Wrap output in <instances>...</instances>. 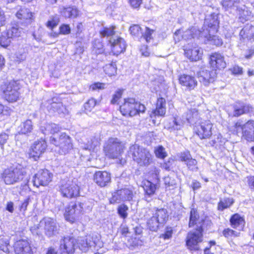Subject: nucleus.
Instances as JSON below:
<instances>
[{"label":"nucleus","instance_id":"f257e3e1","mask_svg":"<svg viewBox=\"0 0 254 254\" xmlns=\"http://www.w3.org/2000/svg\"><path fill=\"white\" fill-rule=\"evenodd\" d=\"M2 178L5 184L9 185L23 180L24 182H28L29 179L26 169L19 165L5 170L3 173Z\"/></svg>","mask_w":254,"mask_h":254},{"label":"nucleus","instance_id":"f03ea898","mask_svg":"<svg viewBox=\"0 0 254 254\" xmlns=\"http://www.w3.org/2000/svg\"><path fill=\"white\" fill-rule=\"evenodd\" d=\"M128 154L140 166H147L152 162V155L149 151L137 144L129 147Z\"/></svg>","mask_w":254,"mask_h":254},{"label":"nucleus","instance_id":"7ed1b4c3","mask_svg":"<svg viewBox=\"0 0 254 254\" xmlns=\"http://www.w3.org/2000/svg\"><path fill=\"white\" fill-rule=\"evenodd\" d=\"M50 142L57 147L56 150L62 155L68 153L73 146L71 138L65 133H62L58 137H51Z\"/></svg>","mask_w":254,"mask_h":254},{"label":"nucleus","instance_id":"20e7f679","mask_svg":"<svg viewBox=\"0 0 254 254\" xmlns=\"http://www.w3.org/2000/svg\"><path fill=\"white\" fill-rule=\"evenodd\" d=\"M124 144L117 138L110 137L104 147L107 156L110 158H118L123 152Z\"/></svg>","mask_w":254,"mask_h":254},{"label":"nucleus","instance_id":"39448f33","mask_svg":"<svg viewBox=\"0 0 254 254\" xmlns=\"http://www.w3.org/2000/svg\"><path fill=\"white\" fill-rule=\"evenodd\" d=\"M204 226L197 225V228L190 231L187 235L186 244L188 248L191 251L199 250V244L202 241V232Z\"/></svg>","mask_w":254,"mask_h":254},{"label":"nucleus","instance_id":"423d86ee","mask_svg":"<svg viewBox=\"0 0 254 254\" xmlns=\"http://www.w3.org/2000/svg\"><path fill=\"white\" fill-rule=\"evenodd\" d=\"M60 192L63 197H75L79 194V187L73 180L63 181L60 186Z\"/></svg>","mask_w":254,"mask_h":254},{"label":"nucleus","instance_id":"0eeeda50","mask_svg":"<svg viewBox=\"0 0 254 254\" xmlns=\"http://www.w3.org/2000/svg\"><path fill=\"white\" fill-rule=\"evenodd\" d=\"M20 86L16 81H11L5 84L3 88L4 98L9 102H14L17 100L19 97Z\"/></svg>","mask_w":254,"mask_h":254},{"label":"nucleus","instance_id":"6e6552de","mask_svg":"<svg viewBox=\"0 0 254 254\" xmlns=\"http://www.w3.org/2000/svg\"><path fill=\"white\" fill-rule=\"evenodd\" d=\"M252 111L253 107L251 105L240 101L231 105L227 110L229 116L232 117H238Z\"/></svg>","mask_w":254,"mask_h":254},{"label":"nucleus","instance_id":"1a4fd4ad","mask_svg":"<svg viewBox=\"0 0 254 254\" xmlns=\"http://www.w3.org/2000/svg\"><path fill=\"white\" fill-rule=\"evenodd\" d=\"M134 195L135 193L131 188H123L113 193L110 201L111 203L130 201L132 200Z\"/></svg>","mask_w":254,"mask_h":254},{"label":"nucleus","instance_id":"9d476101","mask_svg":"<svg viewBox=\"0 0 254 254\" xmlns=\"http://www.w3.org/2000/svg\"><path fill=\"white\" fill-rule=\"evenodd\" d=\"M41 227H43L45 235L51 237L58 233L59 227L56 221L50 217L44 218L40 222Z\"/></svg>","mask_w":254,"mask_h":254},{"label":"nucleus","instance_id":"9b49d317","mask_svg":"<svg viewBox=\"0 0 254 254\" xmlns=\"http://www.w3.org/2000/svg\"><path fill=\"white\" fill-rule=\"evenodd\" d=\"M75 244L76 240L73 237H64L60 242L59 254H73Z\"/></svg>","mask_w":254,"mask_h":254},{"label":"nucleus","instance_id":"f8f14e48","mask_svg":"<svg viewBox=\"0 0 254 254\" xmlns=\"http://www.w3.org/2000/svg\"><path fill=\"white\" fill-rule=\"evenodd\" d=\"M212 127L210 121H200L195 125L196 132L201 139L208 138L212 135Z\"/></svg>","mask_w":254,"mask_h":254},{"label":"nucleus","instance_id":"ddd939ff","mask_svg":"<svg viewBox=\"0 0 254 254\" xmlns=\"http://www.w3.org/2000/svg\"><path fill=\"white\" fill-rule=\"evenodd\" d=\"M52 174L48 170H40L33 177V185L37 187L47 186L52 181Z\"/></svg>","mask_w":254,"mask_h":254},{"label":"nucleus","instance_id":"4468645a","mask_svg":"<svg viewBox=\"0 0 254 254\" xmlns=\"http://www.w3.org/2000/svg\"><path fill=\"white\" fill-rule=\"evenodd\" d=\"M82 204L78 203L76 204L74 202H71L66 207L64 213V217L66 220L73 223L76 217L80 213L82 210Z\"/></svg>","mask_w":254,"mask_h":254},{"label":"nucleus","instance_id":"2eb2a0df","mask_svg":"<svg viewBox=\"0 0 254 254\" xmlns=\"http://www.w3.org/2000/svg\"><path fill=\"white\" fill-rule=\"evenodd\" d=\"M211 223V221L208 218H199L197 211L194 208L191 209L189 224V227H192L195 225L196 228H197V225H200V224H201L204 226L203 229H205V228L210 225Z\"/></svg>","mask_w":254,"mask_h":254},{"label":"nucleus","instance_id":"dca6fc26","mask_svg":"<svg viewBox=\"0 0 254 254\" xmlns=\"http://www.w3.org/2000/svg\"><path fill=\"white\" fill-rule=\"evenodd\" d=\"M47 147V143L45 140L35 141L32 145L29 152L30 157L33 158L36 160L45 151Z\"/></svg>","mask_w":254,"mask_h":254},{"label":"nucleus","instance_id":"f3484780","mask_svg":"<svg viewBox=\"0 0 254 254\" xmlns=\"http://www.w3.org/2000/svg\"><path fill=\"white\" fill-rule=\"evenodd\" d=\"M109 42L111 44L112 52L114 55L118 56L124 52L126 50V42L121 37H115L110 38Z\"/></svg>","mask_w":254,"mask_h":254},{"label":"nucleus","instance_id":"a211bd4d","mask_svg":"<svg viewBox=\"0 0 254 254\" xmlns=\"http://www.w3.org/2000/svg\"><path fill=\"white\" fill-rule=\"evenodd\" d=\"M135 100L133 98H128L125 100L124 103L120 106V111L124 116L129 115L133 117L136 115V111L134 110Z\"/></svg>","mask_w":254,"mask_h":254},{"label":"nucleus","instance_id":"6ab92c4d","mask_svg":"<svg viewBox=\"0 0 254 254\" xmlns=\"http://www.w3.org/2000/svg\"><path fill=\"white\" fill-rule=\"evenodd\" d=\"M186 57L191 61H197L199 60L202 54L200 51V48L196 45H190L188 44L184 49Z\"/></svg>","mask_w":254,"mask_h":254},{"label":"nucleus","instance_id":"aec40b11","mask_svg":"<svg viewBox=\"0 0 254 254\" xmlns=\"http://www.w3.org/2000/svg\"><path fill=\"white\" fill-rule=\"evenodd\" d=\"M209 60L211 66L214 70H216V69H224L226 66L224 56L219 53H212L210 56Z\"/></svg>","mask_w":254,"mask_h":254},{"label":"nucleus","instance_id":"412c9836","mask_svg":"<svg viewBox=\"0 0 254 254\" xmlns=\"http://www.w3.org/2000/svg\"><path fill=\"white\" fill-rule=\"evenodd\" d=\"M216 77V72L214 69L211 71L202 69L198 73L199 81L205 86H207L209 83L213 82Z\"/></svg>","mask_w":254,"mask_h":254},{"label":"nucleus","instance_id":"4be33fe9","mask_svg":"<svg viewBox=\"0 0 254 254\" xmlns=\"http://www.w3.org/2000/svg\"><path fill=\"white\" fill-rule=\"evenodd\" d=\"M94 182L99 186H106L111 181V175L106 171H97L93 176Z\"/></svg>","mask_w":254,"mask_h":254},{"label":"nucleus","instance_id":"5701e85b","mask_svg":"<svg viewBox=\"0 0 254 254\" xmlns=\"http://www.w3.org/2000/svg\"><path fill=\"white\" fill-rule=\"evenodd\" d=\"M207 26L205 32L215 33L218 29L219 21L217 15L213 14L205 18L204 27Z\"/></svg>","mask_w":254,"mask_h":254},{"label":"nucleus","instance_id":"b1692460","mask_svg":"<svg viewBox=\"0 0 254 254\" xmlns=\"http://www.w3.org/2000/svg\"><path fill=\"white\" fill-rule=\"evenodd\" d=\"M179 80L180 84L189 90L193 89L196 86L197 83L194 77L190 75H181Z\"/></svg>","mask_w":254,"mask_h":254},{"label":"nucleus","instance_id":"393cba45","mask_svg":"<svg viewBox=\"0 0 254 254\" xmlns=\"http://www.w3.org/2000/svg\"><path fill=\"white\" fill-rule=\"evenodd\" d=\"M243 136L248 141H254V122L249 121L243 126Z\"/></svg>","mask_w":254,"mask_h":254},{"label":"nucleus","instance_id":"a878e982","mask_svg":"<svg viewBox=\"0 0 254 254\" xmlns=\"http://www.w3.org/2000/svg\"><path fill=\"white\" fill-rule=\"evenodd\" d=\"M76 243L79 249L83 252H87L90 248L95 245V242L90 236L79 238Z\"/></svg>","mask_w":254,"mask_h":254},{"label":"nucleus","instance_id":"bb28decb","mask_svg":"<svg viewBox=\"0 0 254 254\" xmlns=\"http://www.w3.org/2000/svg\"><path fill=\"white\" fill-rule=\"evenodd\" d=\"M14 251L16 254L28 253L32 252L31 247L27 240H20L17 241L14 245Z\"/></svg>","mask_w":254,"mask_h":254},{"label":"nucleus","instance_id":"cd10ccee","mask_svg":"<svg viewBox=\"0 0 254 254\" xmlns=\"http://www.w3.org/2000/svg\"><path fill=\"white\" fill-rule=\"evenodd\" d=\"M199 37H204L207 39V41L210 44L215 45L216 46H221L223 44L222 40L218 36L212 35V33L205 32V29L202 31H199Z\"/></svg>","mask_w":254,"mask_h":254},{"label":"nucleus","instance_id":"c85d7f7f","mask_svg":"<svg viewBox=\"0 0 254 254\" xmlns=\"http://www.w3.org/2000/svg\"><path fill=\"white\" fill-rule=\"evenodd\" d=\"M157 185L150 181H147L144 183L143 189L145 191L144 199L147 202L151 200L152 196L154 194Z\"/></svg>","mask_w":254,"mask_h":254},{"label":"nucleus","instance_id":"c756f323","mask_svg":"<svg viewBox=\"0 0 254 254\" xmlns=\"http://www.w3.org/2000/svg\"><path fill=\"white\" fill-rule=\"evenodd\" d=\"M150 215H153L161 224H163L166 222L169 216L167 210L164 208L157 209L154 212H152L149 210L147 212V215L150 216Z\"/></svg>","mask_w":254,"mask_h":254},{"label":"nucleus","instance_id":"7c9ffc66","mask_svg":"<svg viewBox=\"0 0 254 254\" xmlns=\"http://www.w3.org/2000/svg\"><path fill=\"white\" fill-rule=\"evenodd\" d=\"M166 100L164 98L161 97L158 98L156 104V109L152 112L154 116H164L166 114Z\"/></svg>","mask_w":254,"mask_h":254},{"label":"nucleus","instance_id":"2f4dec72","mask_svg":"<svg viewBox=\"0 0 254 254\" xmlns=\"http://www.w3.org/2000/svg\"><path fill=\"white\" fill-rule=\"evenodd\" d=\"M40 129L45 135H49L58 132L60 127L58 125L54 123H46L41 126Z\"/></svg>","mask_w":254,"mask_h":254},{"label":"nucleus","instance_id":"473e14b6","mask_svg":"<svg viewBox=\"0 0 254 254\" xmlns=\"http://www.w3.org/2000/svg\"><path fill=\"white\" fill-rule=\"evenodd\" d=\"M240 36L243 38L252 39L254 41V26L247 24L240 31Z\"/></svg>","mask_w":254,"mask_h":254},{"label":"nucleus","instance_id":"72a5a7b5","mask_svg":"<svg viewBox=\"0 0 254 254\" xmlns=\"http://www.w3.org/2000/svg\"><path fill=\"white\" fill-rule=\"evenodd\" d=\"M50 111L53 112H57L59 114L65 115L68 114V111L62 102L53 101L50 107H48Z\"/></svg>","mask_w":254,"mask_h":254},{"label":"nucleus","instance_id":"f704fd0d","mask_svg":"<svg viewBox=\"0 0 254 254\" xmlns=\"http://www.w3.org/2000/svg\"><path fill=\"white\" fill-rule=\"evenodd\" d=\"M60 12L61 14L65 18H75L78 14V11L74 7H63L61 8Z\"/></svg>","mask_w":254,"mask_h":254},{"label":"nucleus","instance_id":"c9c22d12","mask_svg":"<svg viewBox=\"0 0 254 254\" xmlns=\"http://www.w3.org/2000/svg\"><path fill=\"white\" fill-rule=\"evenodd\" d=\"M186 121L183 118L181 119L179 117H175L172 123H170L169 125H165V127L168 129L178 130L183 127Z\"/></svg>","mask_w":254,"mask_h":254},{"label":"nucleus","instance_id":"e433bc0d","mask_svg":"<svg viewBox=\"0 0 254 254\" xmlns=\"http://www.w3.org/2000/svg\"><path fill=\"white\" fill-rule=\"evenodd\" d=\"M16 16L18 19L26 20L28 23H30L32 17V13L28 9L20 7L17 11Z\"/></svg>","mask_w":254,"mask_h":254},{"label":"nucleus","instance_id":"4c0bfd02","mask_svg":"<svg viewBox=\"0 0 254 254\" xmlns=\"http://www.w3.org/2000/svg\"><path fill=\"white\" fill-rule=\"evenodd\" d=\"M230 222L232 227L235 229L238 227L242 228L245 224L244 219L238 213H236L231 217Z\"/></svg>","mask_w":254,"mask_h":254},{"label":"nucleus","instance_id":"58836bf2","mask_svg":"<svg viewBox=\"0 0 254 254\" xmlns=\"http://www.w3.org/2000/svg\"><path fill=\"white\" fill-rule=\"evenodd\" d=\"M198 116V113L195 110H189L182 117V118L189 124H197L196 119Z\"/></svg>","mask_w":254,"mask_h":254},{"label":"nucleus","instance_id":"ea45409f","mask_svg":"<svg viewBox=\"0 0 254 254\" xmlns=\"http://www.w3.org/2000/svg\"><path fill=\"white\" fill-rule=\"evenodd\" d=\"M145 216L146 217V219H147V225L150 230L152 231H157L160 225L161 224L159 222L157 218L155 217L153 215H152V216L148 218V215L146 214Z\"/></svg>","mask_w":254,"mask_h":254},{"label":"nucleus","instance_id":"a19ab883","mask_svg":"<svg viewBox=\"0 0 254 254\" xmlns=\"http://www.w3.org/2000/svg\"><path fill=\"white\" fill-rule=\"evenodd\" d=\"M19 132L22 134H26L30 132L33 129V125L32 121L27 120L22 123L18 127Z\"/></svg>","mask_w":254,"mask_h":254},{"label":"nucleus","instance_id":"79ce46f5","mask_svg":"<svg viewBox=\"0 0 254 254\" xmlns=\"http://www.w3.org/2000/svg\"><path fill=\"white\" fill-rule=\"evenodd\" d=\"M7 34L10 35L11 38L21 36L24 33L23 29L18 25L13 26L10 29L7 30Z\"/></svg>","mask_w":254,"mask_h":254},{"label":"nucleus","instance_id":"37998d69","mask_svg":"<svg viewBox=\"0 0 254 254\" xmlns=\"http://www.w3.org/2000/svg\"><path fill=\"white\" fill-rule=\"evenodd\" d=\"M234 203L233 199L232 198H226L223 200H221L217 206L218 210L223 211L231 206Z\"/></svg>","mask_w":254,"mask_h":254},{"label":"nucleus","instance_id":"c03bdc74","mask_svg":"<svg viewBox=\"0 0 254 254\" xmlns=\"http://www.w3.org/2000/svg\"><path fill=\"white\" fill-rule=\"evenodd\" d=\"M199 30L197 31L195 28L192 27L190 29L187 30L183 33L182 35V38L186 40L191 39V38H194L197 36L196 32L198 33V35H199Z\"/></svg>","mask_w":254,"mask_h":254},{"label":"nucleus","instance_id":"a18cd8bd","mask_svg":"<svg viewBox=\"0 0 254 254\" xmlns=\"http://www.w3.org/2000/svg\"><path fill=\"white\" fill-rule=\"evenodd\" d=\"M129 31L132 36L135 38H139L142 37V31L139 25L135 24L131 26Z\"/></svg>","mask_w":254,"mask_h":254},{"label":"nucleus","instance_id":"49530a36","mask_svg":"<svg viewBox=\"0 0 254 254\" xmlns=\"http://www.w3.org/2000/svg\"><path fill=\"white\" fill-rule=\"evenodd\" d=\"M103 68L105 73L109 76L114 75L116 73L117 66L116 63L114 62L106 64Z\"/></svg>","mask_w":254,"mask_h":254},{"label":"nucleus","instance_id":"de8ad7c7","mask_svg":"<svg viewBox=\"0 0 254 254\" xmlns=\"http://www.w3.org/2000/svg\"><path fill=\"white\" fill-rule=\"evenodd\" d=\"M115 26H112L109 28L104 27L100 31V35L104 37H115L114 36L115 34Z\"/></svg>","mask_w":254,"mask_h":254},{"label":"nucleus","instance_id":"09e8293b","mask_svg":"<svg viewBox=\"0 0 254 254\" xmlns=\"http://www.w3.org/2000/svg\"><path fill=\"white\" fill-rule=\"evenodd\" d=\"M99 145V141L97 138L92 137L85 144L84 149L89 150H94Z\"/></svg>","mask_w":254,"mask_h":254},{"label":"nucleus","instance_id":"8fccbe9b","mask_svg":"<svg viewBox=\"0 0 254 254\" xmlns=\"http://www.w3.org/2000/svg\"><path fill=\"white\" fill-rule=\"evenodd\" d=\"M11 38L7 34V32H3L0 36V45L3 47H6L9 45Z\"/></svg>","mask_w":254,"mask_h":254},{"label":"nucleus","instance_id":"3c124183","mask_svg":"<svg viewBox=\"0 0 254 254\" xmlns=\"http://www.w3.org/2000/svg\"><path fill=\"white\" fill-rule=\"evenodd\" d=\"M186 165H187L188 169L190 171L197 172L198 170L197 161L192 157L190 159L189 161L186 164Z\"/></svg>","mask_w":254,"mask_h":254},{"label":"nucleus","instance_id":"603ef678","mask_svg":"<svg viewBox=\"0 0 254 254\" xmlns=\"http://www.w3.org/2000/svg\"><path fill=\"white\" fill-rule=\"evenodd\" d=\"M239 2V0H223L222 5L226 9H229L232 7L235 6Z\"/></svg>","mask_w":254,"mask_h":254},{"label":"nucleus","instance_id":"864d4df0","mask_svg":"<svg viewBox=\"0 0 254 254\" xmlns=\"http://www.w3.org/2000/svg\"><path fill=\"white\" fill-rule=\"evenodd\" d=\"M128 207L125 204L120 205L118 208V213L119 215L123 218L125 219L127 216V211Z\"/></svg>","mask_w":254,"mask_h":254},{"label":"nucleus","instance_id":"5fc2aeb1","mask_svg":"<svg viewBox=\"0 0 254 254\" xmlns=\"http://www.w3.org/2000/svg\"><path fill=\"white\" fill-rule=\"evenodd\" d=\"M155 154L157 157L164 159L167 156L165 148L162 146H159L155 149Z\"/></svg>","mask_w":254,"mask_h":254},{"label":"nucleus","instance_id":"6e6d98bb","mask_svg":"<svg viewBox=\"0 0 254 254\" xmlns=\"http://www.w3.org/2000/svg\"><path fill=\"white\" fill-rule=\"evenodd\" d=\"M96 104V100L93 98H91L84 104L85 110L87 112H90Z\"/></svg>","mask_w":254,"mask_h":254},{"label":"nucleus","instance_id":"4d7b16f0","mask_svg":"<svg viewBox=\"0 0 254 254\" xmlns=\"http://www.w3.org/2000/svg\"><path fill=\"white\" fill-rule=\"evenodd\" d=\"M9 242L6 239H0V250L4 253H7L9 252Z\"/></svg>","mask_w":254,"mask_h":254},{"label":"nucleus","instance_id":"13d9d810","mask_svg":"<svg viewBox=\"0 0 254 254\" xmlns=\"http://www.w3.org/2000/svg\"><path fill=\"white\" fill-rule=\"evenodd\" d=\"M239 233L229 228L225 229L223 231V235L226 238H229L230 237H237L238 236Z\"/></svg>","mask_w":254,"mask_h":254},{"label":"nucleus","instance_id":"bf43d9fd","mask_svg":"<svg viewBox=\"0 0 254 254\" xmlns=\"http://www.w3.org/2000/svg\"><path fill=\"white\" fill-rule=\"evenodd\" d=\"M191 155L190 152L186 151L182 152L180 156V161L185 162V164L191 158Z\"/></svg>","mask_w":254,"mask_h":254},{"label":"nucleus","instance_id":"052dcab7","mask_svg":"<svg viewBox=\"0 0 254 254\" xmlns=\"http://www.w3.org/2000/svg\"><path fill=\"white\" fill-rule=\"evenodd\" d=\"M59 22V18L57 17H55L53 18L52 20H49L47 22L46 25L48 28H49L51 30H53L55 27H56L57 26Z\"/></svg>","mask_w":254,"mask_h":254},{"label":"nucleus","instance_id":"680f3d73","mask_svg":"<svg viewBox=\"0 0 254 254\" xmlns=\"http://www.w3.org/2000/svg\"><path fill=\"white\" fill-rule=\"evenodd\" d=\"M145 29L146 30L145 33L144 34H142V38H143L144 39H145L147 42H149L152 39L151 35L154 31L148 27H146Z\"/></svg>","mask_w":254,"mask_h":254},{"label":"nucleus","instance_id":"e2e57ef3","mask_svg":"<svg viewBox=\"0 0 254 254\" xmlns=\"http://www.w3.org/2000/svg\"><path fill=\"white\" fill-rule=\"evenodd\" d=\"M145 109L146 108L144 105L135 101L134 110L136 111V115L139 114L140 113H144L145 111Z\"/></svg>","mask_w":254,"mask_h":254},{"label":"nucleus","instance_id":"0e129e2a","mask_svg":"<svg viewBox=\"0 0 254 254\" xmlns=\"http://www.w3.org/2000/svg\"><path fill=\"white\" fill-rule=\"evenodd\" d=\"M164 183L168 187H174L177 184L176 180L169 176L165 177Z\"/></svg>","mask_w":254,"mask_h":254},{"label":"nucleus","instance_id":"69168bd1","mask_svg":"<svg viewBox=\"0 0 254 254\" xmlns=\"http://www.w3.org/2000/svg\"><path fill=\"white\" fill-rule=\"evenodd\" d=\"M60 31L61 34L67 35L70 32V28L67 24H63L60 27Z\"/></svg>","mask_w":254,"mask_h":254},{"label":"nucleus","instance_id":"338daca9","mask_svg":"<svg viewBox=\"0 0 254 254\" xmlns=\"http://www.w3.org/2000/svg\"><path fill=\"white\" fill-rule=\"evenodd\" d=\"M128 2L131 7L134 8H137L142 3V0H128Z\"/></svg>","mask_w":254,"mask_h":254},{"label":"nucleus","instance_id":"774afa93","mask_svg":"<svg viewBox=\"0 0 254 254\" xmlns=\"http://www.w3.org/2000/svg\"><path fill=\"white\" fill-rule=\"evenodd\" d=\"M105 84L102 83H95L90 86V89L94 91L97 89H103L104 88Z\"/></svg>","mask_w":254,"mask_h":254}]
</instances>
